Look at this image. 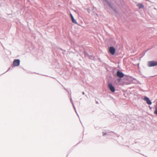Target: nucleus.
I'll use <instances>...</instances> for the list:
<instances>
[{"mask_svg":"<svg viewBox=\"0 0 157 157\" xmlns=\"http://www.w3.org/2000/svg\"><path fill=\"white\" fill-rule=\"evenodd\" d=\"M144 100L146 101V102L147 104L149 105H151V102L148 98L145 97L144 98Z\"/></svg>","mask_w":157,"mask_h":157,"instance_id":"423d86ee","label":"nucleus"},{"mask_svg":"<svg viewBox=\"0 0 157 157\" xmlns=\"http://www.w3.org/2000/svg\"><path fill=\"white\" fill-rule=\"evenodd\" d=\"M108 87L111 92L113 93L115 91V88L111 83H109Z\"/></svg>","mask_w":157,"mask_h":157,"instance_id":"f03ea898","label":"nucleus"},{"mask_svg":"<svg viewBox=\"0 0 157 157\" xmlns=\"http://www.w3.org/2000/svg\"><path fill=\"white\" fill-rule=\"evenodd\" d=\"M82 94H83V95H84V94H85V93H84V92H82Z\"/></svg>","mask_w":157,"mask_h":157,"instance_id":"9b49d317","label":"nucleus"},{"mask_svg":"<svg viewBox=\"0 0 157 157\" xmlns=\"http://www.w3.org/2000/svg\"><path fill=\"white\" fill-rule=\"evenodd\" d=\"M155 109H156L155 110V111H154V114L157 115V109H156V108H155Z\"/></svg>","mask_w":157,"mask_h":157,"instance_id":"1a4fd4ad","label":"nucleus"},{"mask_svg":"<svg viewBox=\"0 0 157 157\" xmlns=\"http://www.w3.org/2000/svg\"><path fill=\"white\" fill-rule=\"evenodd\" d=\"M20 63V61L18 59H15L13 63V66H18Z\"/></svg>","mask_w":157,"mask_h":157,"instance_id":"7ed1b4c3","label":"nucleus"},{"mask_svg":"<svg viewBox=\"0 0 157 157\" xmlns=\"http://www.w3.org/2000/svg\"><path fill=\"white\" fill-rule=\"evenodd\" d=\"M147 65L149 67H153L157 65V61H152L148 62Z\"/></svg>","mask_w":157,"mask_h":157,"instance_id":"f257e3e1","label":"nucleus"},{"mask_svg":"<svg viewBox=\"0 0 157 157\" xmlns=\"http://www.w3.org/2000/svg\"><path fill=\"white\" fill-rule=\"evenodd\" d=\"M109 51L111 55H113L115 52V49L114 47H111L109 49Z\"/></svg>","mask_w":157,"mask_h":157,"instance_id":"20e7f679","label":"nucleus"},{"mask_svg":"<svg viewBox=\"0 0 157 157\" xmlns=\"http://www.w3.org/2000/svg\"><path fill=\"white\" fill-rule=\"evenodd\" d=\"M157 75V74L155 75L154 76H156V75Z\"/></svg>","mask_w":157,"mask_h":157,"instance_id":"f8f14e48","label":"nucleus"},{"mask_svg":"<svg viewBox=\"0 0 157 157\" xmlns=\"http://www.w3.org/2000/svg\"><path fill=\"white\" fill-rule=\"evenodd\" d=\"M121 80V79L120 78H119L118 79V82H119Z\"/></svg>","mask_w":157,"mask_h":157,"instance_id":"9d476101","label":"nucleus"},{"mask_svg":"<svg viewBox=\"0 0 157 157\" xmlns=\"http://www.w3.org/2000/svg\"><path fill=\"white\" fill-rule=\"evenodd\" d=\"M108 5H109V3H108Z\"/></svg>","mask_w":157,"mask_h":157,"instance_id":"ddd939ff","label":"nucleus"},{"mask_svg":"<svg viewBox=\"0 0 157 157\" xmlns=\"http://www.w3.org/2000/svg\"><path fill=\"white\" fill-rule=\"evenodd\" d=\"M70 16L72 22L76 24H77V23L76 21L74 19V17L71 14H70Z\"/></svg>","mask_w":157,"mask_h":157,"instance_id":"0eeeda50","label":"nucleus"},{"mask_svg":"<svg viewBox=\"0 0 157 157\" xmlns=\"http://www.w3.org/2000/svg\"><path fill=\"white\" fill-rule=\"evenodd\" d=\"M117 76L119 77L122 78L124 77V74L122 72L118 71L117 72Z\"/></svg>","mask_w":157,"mask_h":157,"instance_id":"39448f33","label":"nucleus"},{"mask_svg":"<svg viewBox=\"0 0 157 157\" xmlns=\"http://www.w3.org/2000/svg\"><path fill=\"white\" fill-rule=\"evenodd\" d=\"M137 6H138V7H139V9H140V8H142L144 7L143 5H142V4H139L137 5Z\"/></svg>","mask_w":157,"mask_h":157,"instance_id":"6e6552de","label":"nucleus"}]
</instances>
